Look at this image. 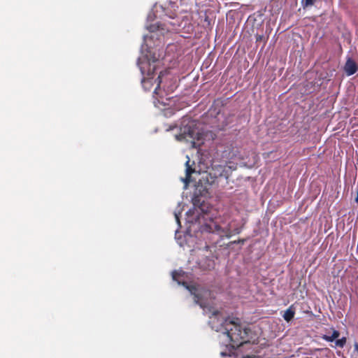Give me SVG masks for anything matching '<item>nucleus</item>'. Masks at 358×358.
<instances>
[{
    "instance_id": "obj_19",
    "label": "nucleus",
    "mask_w": 358,
    "mask_h": 358,
    "mask_svg": "<svg viewBox=\"0 0 358 358\" xmlns=\"http://www.w3.org/2000/svg\"><path fill=\"white\" fill-rule=\"evenodd\" d=\"M176 218L178 222L180 223L179 217L177 215H176Z\"/></svg>"
},
{
    "instance_id": "obj_14",
    "label": "nucleus",
    "mask_w": 358,
    "mask_h": 358,
    "mask_svg": "<svg viewBox=\"0 0 358 358\" xmlns=\"http://www.w3.org/2000/svg\"><path fill=\"white\" fill-rule=\"evenodd\" d=\"M215 263L213 260H208V266L206 268L207 269H210L214 267Z\"/></svg>"
},
{
    "instance_id": "obj_7",
    "label": "nucleus",
    "mask_w": 358,
    "mask_h": 358,
    "mask_svg": "<svg viewBox=\"0 0 358 358\" xmlns=\"http://www.w3.org/2000/svg\"><path fill=\"white\" fill-rule=\"evenodd\" d=\"M295 315V308L294 305H291L284 313L282 317L284 320L289 322H290L294 317Z\"/></svg>"
},
{
    "instance_id": "obj_6",
    "label": "nucleus",
    "mask_w": 358,
    "mask_h": 358,
    "mask_svg": "<svg viewBox=\"0 0 358 358\" xmlns=\"http://www.w3.org/2000/svg\"><path fill=\"white\" fill-rule=\"evenodd\" d=\"M344 70L347 75L352 76L357 72L358 66L353 59L348 58L345 62Z\"/></svg>"
},
{
    "instance_id": "obj_9",
    "label": "nucleus",
    "mask_w": 358,
    "mask_h": 358,
    "mask_svg": "<svg viewBox=\"0 0 358 358\" xmlns=\"http://www.w3.org/2000/svg\"><path fill=\"white\" fill-rule=\"evenodd\" d=\"M143 87L145 90H150V87L152 85V80L150 78H143L142 80Z\"/></svg>"
},
{
    "instance_id": "obj_4",
    "label": "nucleus",
    "mask_w": 358,
    "mask_h": 358,
    "mask_svg": "<svg viewBox=\"0 0 358 358\" xmlns=\"http://www.w3.org/2000/svg\"><path fill=\"white\" fill-rule=\"evenodd\" d=\"M201 231L215 233L220 237L230 238L234 234H238L241 233V229L231 228V222L223 223L222 225L217 224L216 222L211 220L208 223H206L201 227Z\"/></svg>"
},
{
    "instance_id": "obj_5",
    "label": "nucleus",
    "mask_w": 358,
    "mask_h": 358,
    "mask_svg": "<svg viewBox=\"0 0 358 358\" xmlns=\"http://www.w3.org/2000/svg\"><path fill=\"white\" fill-rule=\"evenodd\" d=\"M340 336V332L334 329H333L332 334L331 336L328 335H322L321 338L328 342H332L336 340V345L339 348H343L346 344L347 338L345 337H342L340 339H337Z\"/></svg>"
},
{
    "instance_id": "obj_3",
    "label": "nucleus",
    "mask_w": 358,
    "mask_h": 358,
    "mask_svg": "<svg viewBox=\"0 0 358 358\" xmlns=\"http://www.w3.org/2000/svg\"><path fill=\"white\" fill-rule=\"evenodd\" d=\"M215 136V134L212 131L199 132L196 127L195 122L185 118L181 122L180 132L176 135V138L178 141L189 143V148H197L198 153H199L200 148L204 144L206 139L213 140Z\"/></svg>"
},
{
    "instance_id": "obj_18",
    "label": "nucleus",
    "mask_w": 358,
    "mask_h": 358,
    "mask_svg": "<svg viewBox=\"0 0 358 358\" xmlns=\"http://www.w3.org/2000/svg\"><path fill=\"white\" fill-rule=\"evenodd\" d=\"M355 201L358 203V191L357 192V196L355 197Z\"/></svg>"
},
{
    "instance_id": "obj_15",
    "label": "nucleus",
    "mask_w": 358,
    "mask_h": 358,
    "mask_svg": "<svg viewBox=\"0 0 358 358\" xmlns=\"http://www.w3.org/2000/svg\"><path fill=\"white\" fill-rule=\"evenodd\" d=\"M227 125V123H223L222 125H218L217 127V130H223L224 129V127Z\"/></svg>"
},
{
    "instance_id": "obj_10",
    "label": "nucleus",
    "mask_w": 358,
    "mask_h": 358,
    "mask_svg": "<svg viewBox=\"0 0 358 358\" xmlns=\"http://www.w3.org/2000/svg\"><path fill=\"white\" fill-rule=\"evenodd\" d=\"M316 0H302L301 4L303 8L313 6Z\"/></svg>"
},
{
    "instance_id": "obj_2",
    "label": "nucleus",
    "mask_w": 358,
    "mask_h": 358,
    "mask_svg": "<svg viewBox=\"0 0 358 358\" xmlns=\"http://www.w3.org/2000/svg\"><path fill=\"white\" fill-rule=\"evenodd\" d=\"M220 331L230 341V344L227 345L224 350L220 352L223 357L234 356L236 348L250 342L252 331L247 326L242 324L238 318L225 319Z\"/></svg>"
},
{
    "instance_id": "obj_16",
    "label": "nucleus",
    "mask_w": 358,
    "mask_h": 358,
    "mask_svg": "<svg viewBox=\"0 0 358 358\" xmlns=\"http://www.w3.org/2000/svg\"><path fill=\"white\" fill-rule=\"evenodd\" d=\"M244 241H244L243 239H241V240L240 239V240H238V241H237V243H244ZM234 243H236V241H234Z\"/></svg>"
},
{
    "instance_id": "obj_17",
    "label": "nucleus",
    "mask_w": 358,
    "mask_h": 358,
    "mask_svg": "<svg viewBox=\"0 0 358 358\" xmlns=\"http://www.w3.org/2000/svg\"><path fill=\"white\" fill-rule=\"evenodd\" d=\"M355 350H356V351L357 352V353H358V343H355Z\"/></svg>"
},
{
    "instance_id": "obj_12",
    "label": "nucleus",
    "mask_w": 358,
    "mask_h": 358,
    "mask_svg": "<svg viewBox=\"0 0 358 358\" xmlns=\"http://www.w3.org/2000/svg\"><path fill=\"white\" fill-rule=\"evenodd\" d=\"M255 39H256L257 43L261 42V41H264V43H266L265 38L263 35L256 34Z\"/></svg>"
},
{
    "instance_id": "obj_8",
    "label": "nucleus",
    "mask_w": 358,
    "mask_h": 358,
    "mask_svg": "<svg viewBox=\"0 0 358 358\" xmlns=\"http://www.w3.org/2000/svg\"><path fill=\"white\" fill-rule=\"evenodd\" d=\"M162 24H161L159 23H156V24H150L148 27V29L150 32L161 31L164 30V28L162 27Z\"/></svg>"
},
{
    "instance_id": "obj_1",
    "label": "nucleus",
    "mask_w": 358,
    "mask_h": 358,
    "mask_svg": "<svg viewBox=\"0 0 358 358\" xmlns=\"http://www.w3.org/2000/svg\"><path fill=\"white\" fill-rule=\"evenodd\" d=\"M185 163L186 176L182 178L185 185H188L190 182L191 175L194 173H207L211 179L219 177H224L228 179L234 170L236 169L234 164H226L221 162L219 158H187ZM214 182V180L210 182Z\"/></svg>"
},
{
    "instance_id": "obj_13",
    "label": "nucleus",
    "mask_w": 358,
    "mask_h": 358,
    "mask_svg": "<svg viewBox=\"0 0 358 358\" xmlns=\"http://www.w3.org/2000/svg\"><path fill=\"white\" fill-rule=\"evenodd\" d=\"M180 274L178 271H174L172 273V278L174 280H178V278L180 277Z\"/></svg>"
},
{
    "instance_id": "obj_11",
    "label": "nucleus",
    "mask_w": 358,
    "mask_h": 358,
    "mask_svg": "<svg viewBox=\"0 0 358 358\" xmlns=\"http://www.w3.org/2000/svg\"><path fill=\"white\" fill-rule=\"evenodd\" d=\"M162 73L161 72L159 75L157 80H159L157 87L155 89L154 93L158 94V90L159 89L160 84L162 83Z\"/></svg>"
}]
</instances>
